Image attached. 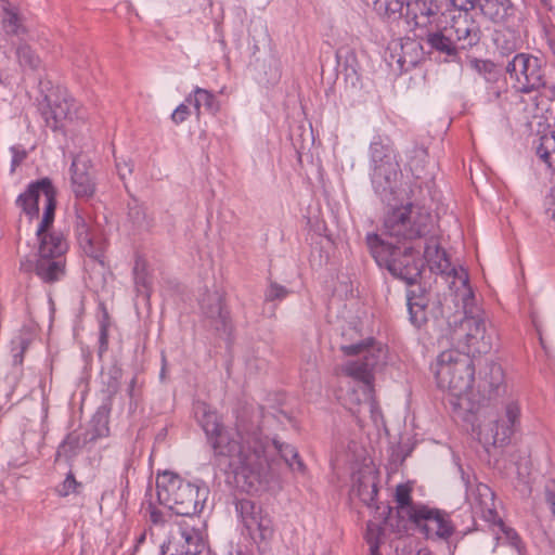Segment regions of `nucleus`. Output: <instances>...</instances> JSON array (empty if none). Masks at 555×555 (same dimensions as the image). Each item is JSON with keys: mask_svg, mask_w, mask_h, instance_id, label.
I'll return each mask as SVG.
<instances>
[{"mask_svg": "<svg viewBox=\"0 0 555 555\" xmlns=\"http://www.w3.org/2000/svg\"><path fill=\"white\" fill-rule=\"evenodd\" d=\"M262 408L243 405L236 414L235 428H228L216 411L204 410L199 424L211 449V463L225 474L233 475L237 486L246 491L257 490L267 481L275 456L291 469L302 473L305 464L297 449L262 434Z\"/></svg>", "mask_w": 555, "mask_h": 555, "instance_id": "1", "label": "nucleus"}, {"mask_svg": "<svg viewBox=\"0 0 555 555\" xmlns=\"http://www.w3.org/2000/svg\"><path fill=\"white\" fill-rule=\"evenodd\" d=\"M437 385L449 395V402L456 409L473 410L475 405L496 399L504 391V373L500 364L490 362L477 384L479 398L473 392L475 365L469 354L457 349L442 351L433 366Z\"/></svg>", "mask_w": 555, "mask_h": 555, "instance_id": "2", "label": "nucleus"}, {"mask_svg": "<svg viewBox=\"0 0 555 555\" xmlns=\"http://www.w3.org/2000/svg\"><path fill=\"white\" fill-rule=\"evenodd\" d=\"M371 183L379 199L391 206L400 199L402 172L388 135L376 134L370 143Z\"/></svg>", "mask_w": 555, "mask_h": 555, "instance_id": "3", "label": "nucleus"}, {"mask_svg": "<svg viewBox=\"0 0 555 555\" xmlns=\"http://www.w3.org/2000/svg\"><path fill=\"white\" fill-rule=\"evenodd\" d=\"M481 29L472 14L453 15L449 24L428 30L424 41L429 52L443 55L446 61H455L460 50L470 49L479 43Z\"/></svg>", "mask_w": 555, "mask_h": 555, "instance_id": "4", "label": "nucleus"}, {"mask_svg": "<svg viewBox=\"0 0 555 555\" xmlns=\"http://www.w3.org/2000/svg\"><path fill=\"white\" fill-rule=\"evenodd\" d=\"M366 244L379 268H385L392 276L408 285L416 283L423 270L420 251L411 246H397L376 233L366 235Z\"/></svg>", "mask_w": 555, "mask_h": 555, "instance_id": "5", "label": "nucleus"}, {"mask_svg": "<svg viewBox=\"0 0 555 555\" xmlns=\"http://www.w3.org/2000/svg\"><path fill=\"white\" fill-rule=\"evenodd\" d=\"M391 205L385 214L382 235L398 242L426 238L435 232L436 223L430 211L422 205L408 202L400 206Z\"/></svg>", "mask_w": 555, "mask_h": 555, "instance_id": "6", "label": "nucleus"}, {"mask_svg": "<svg viewBox=\"0 0 555 555\" xmlns=\"http://www.w3.org/2000/svg\"><path fill=\"white\" fill-rule=\"evenodd\" d=\"M157 499L176 515L193 517L206 502L209 489L195 485L172 473H164L156 481Z\"/></svg>", "mask_w": 555, "mask_h": 555, "instance_id": "7", "label": "nucleus"}, {"mask_svg": "<svg viewBox=\"0 0 555 555\" xmlns=\"http://www.w3.org/2000/svg\"><path fill=\"white\" fill-rule=\"evenodd\" d=\"M340 350L347 357L359 356L358 359L346 362L343 371L347 376L361 383L362 397L371 400L374 392V373L385 364L387 350L373 337L343 345Z\"/></svg>", "mask_w": 555, "mask_h": 555, "instance_id": "8", "label": "nucleus"}, {"mask_svg": "<svg viewBox=\"0 0 555 555\" xmlns=\"http://www.w3.org/2000/svg\"><path fill=\"white\" fill-rule=\"evenodd\" d=\"M547 63L543 57L519 52L505 66L512 88L521 94H529L546 88Z\"/></svg>", "mask_w": 555, "mask_h": 555, "instance_id": "9", "label": "nucleus"}, {"mask_svg": "<svg viewBox=\"0 0 555 555\" xmlns=\"http://www.w3.org/2000/svg\"><path fill=\"white\" fill-rule=\"evenodd\" d=\"M474 294L472 288L463 291L462 299L464 302L465 315L460 323H455L452 331L451 339L457 347L466 349L465 353L481 354L488 353L492 347L491 336L487 334L486 323L480 315H468L467 307L473 300Z\"/></svg>", "mask_w": 555, "mask_h": 555, "instance_id": "10", "label": "nucleus"}, {"mask_svg": "<svg viewBox=\"0 0 555 555\" xmlns=\"http://www.w3.org/2000/svg\"><path fill=\"white\" fill-rule=\"evenodd\" d=\"M235 509L258 548L260 550L262 544L267 545L274 534L273 521L270 515L263 513L261 506L249 499L236 500Z\"/></svg>", "mask_w": 555, "mask_h": 555, "instance_id": "11", "label": "nucleus"}, {"mask_svg": "<svg viewBox=\"0 0 555 555\" xmlns=\"http://www.w3.org/2000/svg\"><path fill=\"white\" fill-rule=\"evenodd\" d=\"M409 521L427 539L448 540L455 531L447 512L427 505H421L420 508L413 511Z\"/></svg>", "mask_w": 555, "mask_h": 555, "instance_id": "12", "label": "nucleus"}, {"mask_svg": "<svg viewBox=\"0 0 555 555\" xmlns=\"http://www.w3.org/2000/svg\"><path fill=\"white\" fill-rule=\"evenodd\" d=\"M73 229L81 250L90 258L101 261L102 242L98 237L93 217L88 207L74 204Z\"/></svg>", "mask_w": 555, "mask_h": 555, "instance_id": "13", "label": "nucleus"}, {"mask_svg": "<svg viewBox=\"0 0 555 555\" xmlns=\"http://www.w3.org/2000/svg\"><path fill=\"white\" fill-rule=\"evenodd\" d=\"M423 257L431 272L453 276L462 284L464 289L470 288L468 273L463 268L457 269L452 266L447 251L441 247L437 229L425 238Z\"/></svg>", "mask_w": 555, "mask_h": 555, "instance_id": "14", "label": "nucleus"}, {"mask_svg": "<svg viewBox=\"0 0 555 555\" xmlns=\"http://www.w3.org/2000/svg\"><path fill=\"white\" fill-rule=\"evenodd\" d=\"M39 109L46 126L57 131L63 128L64 121L73 119L76 104L66 91L56 90L44 96Z\"/></svg>", "mask_w": 555, "mask_h": 555, "instance_id": "15", "label": "nucleus"}, {"mask_svg": "<svg viewBox=\"0 0 555 555\" xmlns=\"http://www.w3.org/2000/svg\"><path fill=\"white\" fill-rule=\"evenodd\" d=\"M66 263V258L36 254L34 259H22L20 270L25 273L34 272L43 283L54 284L65 278Z\"/></svg>", "mask_w": 555, "mask_h": 555, "instance_id": "16", "label": "nucleus"}, {"mask_svg": "<svg viewBox=\"0 0 555 555\" xmlns=\"http://www.w3.org/2000/svg\"><path fill=\"white\" fill-rule=\"evenodd\" d=\"M70 184L77 198H91L96 190L95 178L90 159L75 155L70 165Z\"/></svg>", "mask_w": 555, "mask_h": 555, "instance_id": "17", "label": "nucleus"}, {"mask_svg": "<svg viewBox=\"0 0 555 555\" xmlns=\"http://www.w3.org/2000/svg\"><path fill=\"white\" fill-rule=\"evenodd\" d=\"M203 314L218 332H227L230 327V313L224 306V297L218 291H206L199 301Z\"/></svg>", "mask_w": 555, "mask_h": 555, "instance_id": "18", "label": "nucleus"}, {"mask_svg": "<svg viewBox=\"0 0 555 555\" xmlns=\"http://www.w3.org/2000/svg\"><path fill=\"white\" fill-rule=\"evenodd\" d=\"M521 410L517 401L506 402L503 413L494 422V446H505L520 427Z\"/></svg>", "mask_w": 555, "mask_h": 555, "instance_id": "19", "label": "nucleus"}, {"mask_svg": "<svg viewBox=\"0 0 555 555\" xmlns=\"http://www.w3.org/2000/svg\"><path fill=\"white\" fill-rule=\"evenodd\" d=\"M494 492L482 482L467 489V500L476 514H479L487 522L498 520V512L494 504Z\"/></svg>", "mask_w": 555, "mask_h": 555, "instance_id": "20", "label": "nucleus"}, {"mask_svg": "<svg viewBox=\"0 0 555 555\" xmlns=\"http://www.w3.org/2000/svg\"><path fill=\"white\" fill-rule=\"evenodd\" d=\"M0 28L9 38H20L28 34L26 17L17 4L9 0H0Z\"/></svg>", "mask_w": 555, "mask_h": 555, "instance_id": "21", "label": "nucleus"}, {"mask_svg": "<svg viewBox=\"0 0 555 555\" xmlns=\"http://www.w3.org/2000/svg\"><path fill=\"white\" fill-rule=\"evenodd\" d=\"M38 240V255H46L49 257L66 258L69 249V243L66 234L60 229L46 230L42 234L36 231Z\"/></svg>", "mask_w": 555, "mask_h": 555, "instance_id": "22", "label": "nucleus"}, {"mask_svg": "<svg viewBox=\"0 0 555 555\" xmlns=\"http://www.w3.org/2000/svg\"><path fill=\"white\" fill-rule=\"evenodd\" d=\"M52 181L49 178H42L31 182L25 192L21 193L16 198V206L20 207L29 218L38 217V202L41 196H46Z\"/></svg>", "mask_w": 555, "mask_h": 555, "instance_id": "23", "label": "nucleus"}, {"mask_svg": "<svg viewBox=\"0 0 555 555\" xmlns=\"http://www.w3.org/2000/svg\"><path fill=\"white\" fill-rule=\"evenodd\" d=\"M354 490L359 499L367 507L375 508V514L378 515V518H383L384 521H387L389 515L391 514V507L388 504L377 502L376 496L378 493V487L374 478H359Z\"/></svg>", "mask_w": 555, "mask_h": 555, "instance_id": "24", "label": "nucleus"}, {"mask_svg": "<svg viewBox=\"0 0 555 555\" xmlns=\"http://www.w3.org/2000/svg\"><path fill=\"white\" fill-rule=\"evenodd\" d=\"M435 14L431 1L428 3L426 0H414L405 4L404 18L414 28L427 27L431 23L430 17Z\"/></svg>", "mask_w": 555, "mask_h": 555, "instance_id": "25", "label": "nucleus"}, {"mask_svg": "<svg viewBox=\"0 0 555 555\" xmlns=\"http://www.w3.org/2000/svg\"><path fill=\"white\" fill-rule=\"evenodd\" d=\"M185 102L194 106L197 118H199L202 114V106H204L205 111L211 115H217L221 108L217 96L211 91L201 87H195L185 98Z\"/></svg>", "mask_w": 555, "mask_h": 555, "instance_id": "26", "label": "nucleus"}, {"mask_svg": "<svg viewBox=\"0 0 555 555\" xmlns=\"http://www.w3.org/2000/svg\"><path fill=\"white\" fill-rule=\"evenodd\" d=\"M482 14L493 23H506L515 15V7L511 0H479Z\"/></svg>", "mask_w": 555, "mask_h": 555, "instance_id": "27", "label": "nucleus"}, {"mask_svg": "<svg viewBox=\"0 0 555 555\" xmlns=\"http://www.w3.org/2000/svg\"><path fill=\"white\" fill-rule=\"evenodd\" d=\"M175 535H179L184 541L181 551L188 555H198L205 550L202 534L194 526L179 522L176 525Z\"/></svg>", "mask_w": 555, "mask_h": 555, "instance_id": "28", "label": "nucleus"}, {"mask_svg": "<svg viewBox=\"0 0 555 555\" xmlns=\"http://www.w3.org/2000/svg\"><path fill=\"white\" fill-rule=\"evenodd\" d=\"M412 487L409 483H399L396 487L397 515L400 519L410 520L413 511L420 508L422 504H415L412 501Z\"/></svg>", "mask_w": 555, "mask_h": 555, "instance_id": "29", "label": "nucleus"}, {"mask_svg": "<svg viewBox=\"0 0 555 555\" xmlns=\"http://www.w3.org/2000/svg\"><path fill=\"white\" fill-rule=\"evenodd\" d=\"M404 153L406 157L405 167L416 179H421L428 158L427 149L413 143Z\"/></svg>", "mask_w": 555, "mask_h": 555, "instance_id": "30", "label": "nucleus"}, {"mask_svg": "<svg viewBox=\"0 0 555 555\" xmlns=\"http://www.w3.org/2000/svg\"><path fill=\"white\" fill-rule=\"evenodd\" d=\"M15 56L23 72H37L42 65L40 56L26 41H20L15 46Z\"/></svg>", "mask_w": 555, "mask_h": 555, "instance_id": "31", "label": "nucleus"}, {"mask_svg": "<svg viewBox=\"0 0 555 555\" xmlns=\"http://www.w3.org/2000/svg\"><path fill=\"white\" fill-rule=\"evenodd\" d=\"M427 304L428 300L425 296H415L413 292L408 293L406 305L409 310V319L414 326L421 327L427 322Z\"/></svg>", "mask_w": 555, "mask_h": 555, "instance_id": "32", "label": "nucleus"}, {"mask_svg": "<svg viewBox=\"0 0 555 555\" xmlns=\"http://www.w3.org/2000/svg\"><path fill=\"white\" fill-rule=\"evenodd\" d=\"M403 0H374L373 9L383 18L388 21H398L404 17Z\"/></svg>", "mask_w": 555, "mask_h": 555, "instance_id": "33", "label": "nucleus"}, {"mask_svg": "<svg viewBox=\"0 0 555 555\" xmlns=\"http://www.w3.org/2000/svg\"><path fill=\"white\" fill-rule=\"evenodd\" d=\"M535 153L548 168L555 170V130L540 137Z\"/></svg>", "mask_w": 555, "mask_h": 555, "instance_id": "34", "label": "nucleus"}, {"mask_svg": "<svg viewBox=\"0 0 555 555\" xmlns=\"http://www.w3.org/2000/svg\"><path fill=\"white\" fill-rule=\"evenodd\" d=\"M55 207H56V191H55V188L53 186V184L51 183L49 190L46 191L43 216H42V219L37 229V231H39V234H42L43 232H46V230L54 229L53 222H54Z\"/></svg>", "mask_w": 555, "mask_h": 555, "instance_id": "35", "label": "nucleus"}, {"mask_svg": "<svg viewBox=\"0 0 555 555\" xmlns=\"http://www.w3.org/2000/svg\"><path fill=\"white\" fill-rule=\"evenodd\" d=\"M386 521L383 519L380 522L373 520L367 521L364 540L369 545L370 553L379 551L380 545L384 543L385 528L383 524Z\"/></svg>", "mask_w": 555, "mask_h": 555, "instance_id": "36", "label": "nucleus"}, {"mask_svg": "<svg viewBox=\"0 0 555 555\" xmlns=\"http://www.w3.org/2000/svg\"><path fill=\"white\" fill-rule=\"evenodd\" d=\"M111 411V403H103L93 415L91 424L93 426V434L91 440L108 435V414Z\"/></svg>", "mask_w": 555, "mask_h": 555, "instance_id": "37", "label": "nucleus"}, {"mask_svg": "<svg viewBox=\"0 0 555 555\" xmlns=\"http://www.w3.org/2000/svg\"><path fill=\"white\" fill-rule=\"evenodd\" d=\"M99 353L102 354L108 348V330L112 325V320L106 306L103 302L99 305Z\"/></svg>", "mask_w": 555, "mask_h": 555, "instance_id": "38", "label": "nucleus"}, {"mask_svg": "<svg viewBox=\"0 0 555 555\" xmlns=\"http://www.w3.org/2000/svg\"><path fill=\"white\" fill-rule=\"evenodd\" d=\"M470 66L490 83L496 82L501 76L498 66L490 60L474 59L470 61Z\"/></svg>", "mask_w": 555, "mask_h": 555, "instance_id": "39", "label": "nucleus"}, {"mask_svg": "<svg viewBox=\"0 0 555 555\" xmlns=\"http://www.w3.org/2000/svg\"><path fill=\"white\" fill-rule=\"evenodd\" d=\"M122 377V370L118 365H112L103 375L104 391L107 395V403H111L112 398L118 392L120 380Z\"/></svg>", "mask_w": 555, "mask_h": 555, "instance_id": "40", "label": "nucleus"}, {"mask_svg": "<svg viewBox=\"0 0 555 555\" xmlns=\"http://www.w3.org/2000/svg\"><path fill=\"white\" fill-rule=\"evenodd\" d=\"M133 280L139 294L150 296L151 280L146 271V263L142 259H137L133 267Z\"/></svg>", "mask_w": 555, "mask_h": 555, "instance_id": "41", "label": "nucleus"}, {"mask_svg": "<svg viewBox=\"0 0 555 555\" xmlns=\"http://www.w3.org/2000/svg\"><path fill=\"white\" fill-rule=\"evenodd\" d=\"M147 512H149V520L151 522V527L152 526L162 527V528L169 527L170 528L169 532L171 534L170 539H176L175 529H176L177 524H175V525L171 524L166 518V514L164 512H162L160 509H158L157 507H155L153 504H150Z\"/></svg>", "mask_w": 555, "mask_h": 555, "instance_id": "42", "label": "nucleus"}, {"mask_svg": "<svg viewBox=\"0 0 555 555\" xmlns=\"http://www.w3.org/2000/svg\"><path fill=\"white\" fill-rule=\"evenodd\" d=\"M489 524L498 526L509 544L515 547L519 554L521 553V539L515 529L507 527L500 516H498V520L490 521Z\"/></svg>", "mask_w": 555, "mask_h": 555, "instance_id": "43", "label": "nucleus"}, {"mask_svg": "<svg viewBox=\"0 0 555 555\" xmlns=\"http://www.w3.org/2000/svg\"><path fill=\"white\" fill-rule=\"evenodd\" d=\"M289 294V291L283 286L280 285L276 282H270L266 293H264V300L266 301H281L285 299Z\"/></svg>", "mask_w": 555, "mask_h": 555, "instance_id": "44", "label": "nucleus"}, {"mask_svg": "<svg viewBox=\"0 0 555 555\" xmlns=\"http://www.w3.org/2000/svg\"><path fill=\"white\" fill-rule=\"evenodd\" d=\"M81 488V482H78L72 472L66 475L65 480L56 488L60 496H67L70 493H78Z\"/></svg>", "mask_w": 555, "mask_h": 555, "instance_id": "45", "label": "nucleus"}, {"mask_svg": "<svg viewBox=\"0 0 555 555\" xmlns=\"http://www.w3.org/2000/svg\"><path fill=\"white\" fill-rule=\"evenodd\" d=\"M79 443V437L69 434L59 447L57 453H64L66 456H72L76 453V449H78Z\"/></svg>", "mask_w": 555, "mask_h": 555, "instance_id": "46", "label": "nucleus"}, {"mask_svg": "<svg viewBox=\"0 0 555 555\" xmlns=\"http://www.w3.org/2000/svg\"><path fill=\"white\" fill-rule=\"evenodd\" d=\"M12 154L11 172H14L18 166L27 158L28 152L22 145H13L10 147Z\"/></svg>", "mask_w": 555, "mask_h": 555, "instance_id": "47", "label": "nucleus"}, {"mask_svg": "<svg viewBox=\"0 0 555 555\" xmlns=\"http://www.w3.org/2000/svg\"><path fill=\"white\" fill-rule=\"evenodd\" d=\"M459 12L456 15L470 14L469 12L479 5V0H449Z\"/></svg>", "mask_w": 555, "mask_h": 555, "instance_id": "48", "label": "nucleus"}, {"mask_svg": "<svg viewBox=\"0 0 555 555\" xmlns=\"http://www.w3.org/2000/svg\"><path fill=\"white\" fill-rule=\"evenodd\" d=\"M494 42L504 55H508L516 50L515 40L505 39V35H496Z\"/></svg>", "mask_w": 555, "mask_h": 555, "instance_id": "49", "label": "nucleus"}, {"mask_svg": "<svg viewBox=\"0 0 555 555\" xmlns=\"http://www.w3.org/2000/svg\"><path fill=\"white\" fill-rule=\"evenodd\" d=\"M190 115L191 109L189 107V103L184 101L183 103L178 105V107L173 111V113L171 114V120L176 125H179L185 121L190 117Z\"/></svg>", "mask_w": 555, "mask_h": 555, "instance_id": "50", "label": "nucleus"}, {"mask_svg": "<svg viewBox=\"0 0 555 555\" xmlns=\"http://www.w3.org/2000/svg\"><path fill=\"white\" fill-rule=\"evenodd\" d=\"M147 534H150V538L153 540L154 538V532H153V529L152 527L150 528H145L143 529L139 535L135 538V542H134V552H138L139 551V547L145 542L146 538H147Z\"/></svg>", "mask_w": 555, "mask_h": 555, "instance_id": "51", "label": "nucleus"}, {"mask_svg": "<svg viewBox=\"0 0 555 555\" xmlns=\"http://www.w3.org/2000/svg\"><path fill=\"white\" fill-rule=\"evenodd\" d=\"M362 401L370 406V411L372 413V417H373L374 421H376L377 417L380 416V411H379V409L376 405L374 397L372 396L371 400L366 399L365 397H363L362 399L358 398V402L359 403H361Z\"/></svg>", "mask_w": 555, "mask_h": 555, "instance_id": "52", "label": "nucleus"}, {"mask_svg": "<svg viewBox=\"0 0 555 555\" xmlns=\"http://www.w3.org/2000/svg\"><path fill=\"white\" fill-rule=\"evenodd\" d=\"M545 205L547 210L552 212V218L555 220V188L551 190L550 195L546 197Z\"/></svg>", "mask_w": 555, "mask_h": 555, "instance_id": "53", "label": "nucleus"}, {"mask_svg": "<svg viewBox=\"0 0 555 555\" xmlns=\"http://www.w3.org/2000/svg\"><path fill=\"white\" fill-rule=\"evenodd\" d=\"M27 346H28V343L25 339H23L21 341V350H20V352L14 354V363L15 364H22L23 363V357H24V352H25Z\"/></svg>", "mask_w": 555, "mask_h": 555, "instance_id": "54", "label": "nucleus"}, {"mask_svg": "<svg viewBox=\"0 0 555 555\" xmlns=\"http://www.w3.org/2000/svg\"><path fill=\"white\" fill-rule=\"evenodd\" d=\"M117 170L118 175L121 179H125L127 175H130L132 172V167L125 163V164H117Z\"/></svg>", "mask_w": 555, "mask_h": 555, "instance_id": "55", "label": "nucleus"}, {"mask_svg": "<svg viewBox=\"0 0 555 555\" xmlns=\"http://www.w3.org/2000/svg\"><path fill=\"white\" fill-rule=\"evenodd\" d=\"M135 384H137V377H133L130 383H129V386H128V389H127V392H128V396L130 397V399H133L134 397V387H135Z\"/></svg>", "mask_w": 555, "mask_h": 555, "instance_id": "56", "label": "nucleus"}, {"mask_svg": "<svg viewBox=\"0 0 555 555\" xmlns=\"http://www.w3.org/2000/svg\"><path fill=\"white\" fill-rule=\"evenodd\" d=\"M162 362H163V366H162V371H160V378L164 379L165 374H166V364H167V360H166L165 356L162 357Z\"/></svg>", "mask_w": 555, "mask_h": 555, "instance_id": "57", "label": "nucleus"}, {"mask_svg": "<svg viewBox=\"0 0 555 555\" xmlns=\"http://www.w3.org/2000/svg\"><path fill=\"white\" fill-rule=\"evenodd\" d=\"M545 8H555V0H540Z\"/></svg>", "mask_w": 555, "mask_h": 555, "instance_id": "58", "label": "nucleus"}, {"mask_svg": "<svg viewBox=\"0 0 555 555\" xmlns=\"http://www.w3.org/2000/svg\"><path fill=\"white\" fill-rule=\"evenodd\" d=\"M551 94L552 99L555 100V86L544 88Z\"/></svg>", "mask_w": 555, "mask_h": 555, "instance_id": "59", "label": "nucleus"}, {"mask_svg": "<svg viewBox=\"0 0 555 555\" xmlns=\"http://www.w3.org/2000/svg\"><path fill=\"white\" fill-rule=\"evenodd\" d=\"M416 555H430V552L428 550H420Z\"/></svg>", "mask_w": 555, "mask_h": 555, "instance_id": "60", "label": "nucleus"}, {"mask_svg": "<svg viewBox=\"0 0 555 555\" xmlns=\"http://www.w3.org/2000/svg\"><path fill=\"white\" fill-rule=\"evenodd\" d=\"M370 555H382V554L379 553V551H377V552H374V553H370Z\"/></svg>", "mask_w": 555, "mask_h": 555, "instance_id": "61", "label": "nucleus"}, {"mask_svg": "<svg viewBox=\"0 0 555 555\" xmlns=\"http://www.w3.org/2000/svg\"><path fill=\"white\" fill-rule=\"evenodd\" d=\"M341 49L337 51V57H340Z\"/></svg>", "mask_w": 555, "mask_h": 555, "instance_id": "62", "label": "nucleus"}]
</instances>
